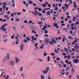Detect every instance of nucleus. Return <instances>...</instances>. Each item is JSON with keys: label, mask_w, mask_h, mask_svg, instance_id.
<instances>
[{"label": "nucleus", "mask_w": 79, "mask_h": 79, "mask_svg": "<svg viewBox=\"0 0 79 79\" xmlns=\"http://www.w3.org/2000/svg\"><path fill=\"white\" fill-rule=\"evenodd\" d=\"M74 48H75V50L77 51V52H78V50H77V49L78 48L77 46H75Z\"/></svg>", "instance_id": "nucleus-22"}, {"label": "nucleus", "mask_w": 79, "mask_h": 79, "mask_svg": "<svg viewBox=\"0 0 79 79\" xmlns=\"http://www.w3.org/2000/svg\"><path fill=\"white\" fill-rule=\"evenodd\" d=\"M69 1L70 2V4H72V3H73L72 0H69Z\"/></svg>", "instance_id": "nucleus-39"}, {"label": "nucleus", "mask_w": 79, "mask_h": 79, "mask_svg": "<svg viewBox=\"0 0 79 79\" xmlns=\"http://www.w3.org/2000/svg\"><path fill=\"white\" fill-rule=\"evenodd\" d=\"M68 52H67V53L68 55H74V54L73 53L72 51L71 50H68Z\"/></svg>", "instance_id": "nucleus-2"}, {"label": "nucleus", "mask_w": 79, "mask_h": 79, "mask_svg": "<svg viewBox=\"0 0 79 79\" xmlns=\"http://www.w3.org/2000/svg\"><path fill=\"white\" fill-rule=\"evenodd\" d=\"M66 75V76H68V75H69V72H67L65 74Z\"/></svg>", "instance_id": "nucleus-47"}, {"label": "nucleus", "mask_w": 79, "mask_h": 79, "mask_svg": "<svg viewBox=\"0 0 79 79\" xmlns=\"http://www.w3.org/2000/svg\"><path fill=\"white\" fill-rule=\"evenodd\" d=\"M26 34H24L23 37H24V38H26Z\"/></svg>", "instance_id": "nucleus-56"}, {"label": "nucleus", "mask_w": 79, "mask_h": 79, "mask_svg": "<svg viewBox=\"0 0 79 79\" xmlns=\"http://www.w3.org/2000/svg\"><path fill=\"white\" fill-rule=\"evenodd\" d=\"M21 76L23 79H24L25 78V74L24 73H22L21 74Z\"/></svg>", "instance_id": "nucleus-8"}, {"label": "nucleus", "mask_w": 79, "mask_h": 79, "mask_svg": "<svg viewBox=\"0 0 79 79\" xmlns=\"http://www.w3.org/2000/svg\"><path fill=\"white\" fill-rule=\"evenodd\" d=\"M29 3L30 4H32L33 3V2L31 0H30L29 1Z\"/></svg>", "instance_id": "nucleus-28"}, {"label": "nucleus", "mask_w": 79, "mask_h": 79, "mask_svg": "<svg viewBox=\"0 0 79 79\" xmlns=\"http://www.w3.org/2000/svg\"><path fill=\"white\" fill-rule=\"evenodd\" d=\"M6 55L7 56L4 57L3 61H8L10 60V56H10V54L8 53Z\"/></svg>", "instance_id": "nucleus-1"}, {"label": "nucleus", "mask_w": 79, "mask_h": 79, "mask_svg": "<svg viewBox=\"0 0 79 79\" xmlns=\"http://www.w3.org/2000/svg\"><path fill=\"white\" fill-rule=\"evenodd\" d=\"M23 4H24V5H26V1H24L23 2Z\"/></svg>", "instance_id": "nucleus-49"}, {"label": "nucleus", "mask_w": 79, "mask_h": 79, "mask_svg": "<svg viewBox=\"0 0 79 79\" xmlns=\"http://www.w3.org/2000/svg\"><path fill=\"white\" fill-rule=\"evenodd\" d=\"M38 60H40V61H41V62H43V61H44V60L42 59L39 58L38 59Z\"/></svg>", "instance_id": "nucleus-30"}, {"label": "nucleus", "mask_w": 79, "mask_h": 79, "mask_svg": "<svg viewBox=\"0 0 79 79\" xmlns=\"http://www.w3.org/2000/svg\"><path fill=\"white\" fill-rule=\"evenodd\" d=\"M15 60L16 61V63H19V59H18V57H15Z\"/></svg>", "instance_id": "nucleus-7"}, {"label": "nucleus", "mask_w": 79, "mask_h": 79, "mask_svg": "<svg viewBox=\"0 0 79 79\" xmlns=\"http://www.w3.org/2000/svg\"><path fill=\"white\" fill-rule=\"evenodd\" d=\"M10 64L11 66H14L15 64V63L14 60H12L10 61Z\"/></svg>", "instance_id": "nucleus-4"}, {"label": "nucleus", "mask_w": 79, "mask_h": 79, "mask_svg": "<svg viewBox=\"0 0 79 79\" xmlns=\"http://www.w3.org/2000/svg\"><path fill=\"white\" fill-rule=\"evenodd\" d=\"M58 39H59V40H61V39H62V37H58Z\"/></svg>", "instance_id": "nucleus-54"}, {"label": "nucleus", "mask_w": 79, "mask_h": 79, "mask_svg": "<svg viewBox=\"0 0 79 79\" xmlns=\"http://www.w3.org/2000/svg\"><path fill=\"white\" fill-rule=\"evenodd\" d=\"M58 10V7L57 6H56L54 7V10L55 11H57V10Z\"/></svg>", "instance_id": "nucleus-15"}, {"label": "nucleus", "mask_w": 79, "mask_h": 79, "mask_svg": "<svg viewBox=\"0 0 79 79\" xmlns=\"http://www.w3.org/2000/svg\"><path fill=\"white\" fill-rule=\"evenodd\" d=\"M40 78L41 79H45V76L44 75H42L40 76Z\"/></svg>", "instance_id": "nucleus-13"}, {"label": "nucleus", "mask_w": 79, "mask_h": 79, "mask_svg": "<svg viewBox=\"0 0 79 79\" xmlns=\"http://www.w3.org/2000/svg\"><path fill=\"white\" fill-rule=\"evenodd\" d=\"M72 64L71 62H69L67 63V64Z\"/></svg>", "instance_id": "nucleus-53"}, {"label": "nucleus", "mask_w": 79, "mask_h": 79, "mask_svg": "<svg viewBox=\"0 0 79 79\" xmlns=\"http://www.w3.org/2000/svg\"><path fill=\"white\" fill-rule=\"evenodd\" d=\"M42 12L43 13H46V12H45V10H44V11H42Z\"/></svg>", "instance_id": "nucleus-55"}, {"label": "nucleus", "mask_w": 79, "mask_h": 79, "mask_svg": "<svg viewBox=\"0 0 79 79\" xmlns=\"http://www.w3.org/2000/svg\"><path fill=\"white\" fill-rule=\"evenodd\" d=\"M76 77H77V79H79V75H76Z\"/></svg>", "instance_id": "nucleus-57"}, {"label": "nucleus", "mask_w": 79, "mask_h": 79, "mask_svg": "<svg viewBox=\"0 0 79 79\" xmlns=\"http://www.w3.org/2000/svg\"><path fill=\"white\" fill-rule=\"evenodd\" d=\"M3 27H6V26H8V24L6 23L3 24Z\"/></svg>", "instance_id": "nucleus-27"}, {"label": "nucleus", "mask_w": 79, "mask_h": 79, "mask_svg": "<svg viewBox=\"0 0 79 79\" xmlns=\"http://www.w3.org/2000/svg\"><path fill=\"white\" fill-rule=\"evenodd\" d=\"M26 6L27 8L29 6V4L28 3H27Z\"/></svg>", "instance_id": "nucleus-48"}, {"label": "nucleus", "mask_w": 79, "mask_h": 79, "mask_svg": "<svg viewBox=\"0 0 79 79\" xmlns=\"http://www.w3.org/2000/svg\"><path fill=\"white\" fill-rule=\"evenodd\" d=\"M23 48H24V44H22L20 46V51H23Z\"/></svg>", "instance_id": "nucleus-5"}, {"label": "nucleus", "mask_w": 79, "mask_h": 79, "mask_svg": "<svg viewBox=\"0 0 79 79\" xmlns=\"http://www.w3.org/2000/svg\"><path fill=\"white\" fill-rule=\"evenodd\" d=\"M47 15H48L49 16V15H50V11H48L47 12Z\"/></svg>", "instance_id": "nucleus-17"}, {"label": "nucleus", "mask_w": 79, "mask_h": 79, "mask_svg": "<svg viewBox=\"0 0 79 79\" xmlns=\"http://www.w3.org/2000/svg\"><path fill=\"white\" fill-rule=\"evenodd\" d=\"M55 40V38H53V39L52 40V41L53 42V43H54V44H56V42H57V41Z\"/></svg>", "instance_id": "nucleus-12"}, {"label": "nucleus", "mask_w": 79, "mask_h": 79, "mask_svg": "<svg viewBox=\"0 0 79 79\" xmlns=\"http://www.w3.org/2000/svg\"><path fill=\"white\" fill-rule=\"evenodd\" d=\"M48 7H49V8H51V5L50 4H48Z\"/></svg>", "instance_id": "nucleus-63"}, {"label": "nucleus", "mask_w": 79, "mask_h": 79, "mask_svg": "<svg viewBox=\"0 0 79 79\" xmlns=\"http://www.w3.org/2000/svg\"><path fill=\"white\" fill-rule=\"evenodd\" d=\"M67 58L68 60H69L71 58V56L69 55L68 56Z\"/></svg>", "instance_id": "nucleus-33"}, {"label": "nucleus", "mask_w": 79, "mask_h": 79, "mask_svg": "<svg viewBox=\"0 0 79 79\" xmlns=\"http://www.w3.org/2000/svg\"><path fill=\"white\" fill-rule=\"evenodd\" d=\"M34 11H35V13H36V14H37V15H39V16H42V14L41 13H39V12H38V11H37L35 10H34Z\"/></svg>", "instance_id": "nucleus-6"}, {"label": "nucleus", "mask_w": 79, "mask_h": 79, "mask_svg": "<svg viewBox=\"0 0 79 79\" xmlns=\"http://www.w3.org/2000/svg\"><path fill=\"white\" fill-rule=\"evenodd\" d=\"M60 62H61V63L63 64H64V62H63V60H60Z\"/></svg>", "instance_id": "nucleus-58"}, {"label": "nucleus", "mask_w": 79, "mask_h": 79, "mask_svg": "<svg viewBox=\"0 0 79 79\" xmlns=\"http://www.w3.org/2000/svg\"><path fill=\"white\" fill-rule=\"evenodd\" d=\"M64 49L65 52H68V50L67 49V48H64Z\"/></svg>", "instance_id": "nucleus-37"}, {"label": "nucleus", "mask_w": 79, "mask_h": 79, "mask_svg": "<svg viewBox=\"0 0 79 79\" xmlns=\"http://www.w3.org/2000/svg\"><path fill=\"white\" fill-rule=\"evenodd\" d=\"M67 17L68 18V19H70V18H71V16L69 15H68Z\"/></svg>", "instance_id": "nucleus-51"}, {"label": "nucleus", "mask_w": 79, "mask_h": 79, "mask_svg": "<svg viewBox=\"0 0 79 79\" xmlns=\"http://www.w3.org/2000/svg\"><path fill=\"white\" fill-rule=\"evenodd\" d=\"M58 25V23H55L54 24V27H56Z\"/></svg>", "instance_id": "nucleus-26"}, {"label": "nucleus", "mask_w": 79, "mask_h": 79, "mask_svg": "<svg viewBox=\"0 0 79 79\" xmlns=\"http://www.w3.org/2000/svg\"><path fill=\"white\" fill-rule=\"evenodd\" d=\"M23 42L25 43H27L28 42V41H27V40H26V39H24L23 40Z\"/></svg>", "instance_id": "nucleus-29"}, {"label": "nucleus", "mask_w": 79, "mask_h": 79, "mask_svg": "<svg viewBox=\"0 0 79 79\" xmlns=\"http://www.w3.org/2000/svg\"><path fill=\"white\" fill-rule=\"evenodd\" d=\"M44 44H42L41 46H40V48H41V49L44 48Z\"/></svg>", "instance_id": "nucleus-19"}, {"label": "nucleus", "mask_w": 79, "mask_h": 79, "mask_svg": "<svg viewBox=\"0 0 79 79\" xmlns=\"http://www.w3.org/2000/svg\"><path fill=\"white\" fill-rule=\"evenodd\" d=\"M11 12L10 11H8L7 12V15H10Z\"/></svg>", "instance_id": "nucleus-59"}, {"label": "nucleus", "mask_w": 79, "mask_h": 79, "mask_svg": "<svg viewBox=\"0 0 79 79\" xmlns=\"http://www.w3.org/2000/svg\"><path fill=\"white\" fill-rule=\"evenodd\" d=\"M74 8H76V7H77V5L76 4H75L74 5Z\"/></svg>", "instance_id": "nucleus-52"}, {"label": "nucleus", "mask_w": 79, "mask_h": 79, "mask_svg": "<svg viewBox=\"0 0 79 79\" xmlns=\"http://www.w3.org/2000/svg\"><path fill=\"white\" fill-rule=\"evenodd\" d=\"M55 52L56 53H59V52L57 50V49H55Z\"/></svg>", "instance_id": "nucleus-32"}, {"label": "nucleus", "mask_w": 79, "mask_h": 79, "mask_svg": "<svg viewBox=\"0 0 79 79\" xmlns=\"http://www.w3.org/2000/svg\"><path fill=\"white\" fill-rule=\"evenodd\" d=\"M32 33H34V34H36V31H33L31 32Z\"/></svg>", "instance_id": "nucleus-44"}, {"label": "nucleus", "mask_w": 79, "mask_h": 79, "mask_svg": "<svg viewBox=\"0 0 79 79\" xmlns=\"http://www.w3.org/2000/svg\"><path fill=\"white\" fill-rule=\"evenodd\" d=\"M42 73L44 74H47V73H48V72L46 71V70H43L42 71Z\"/></svg>", "instance_id": "nucleus-10"}, {"label": "nucleus", "mask_w": 79, "mask_h": 79, "mask_svg": "<svg viewBox=\"0 0 79 79\" xmlns=\"http://www.w3.org/2000/svg\"><path fill=\"white\" fill-rule=\"evenodd\" d=\"M26 39L28 40V42H30V40H31V39L29 38V37H27L26 38Z\"/></svg>", "instance_id": "nucleus-21"}, {"label": "nucleus", "mask_w": 79, "mask_h": 79, "mask_svg": "<svg viewBox=\"0 0 79 79\" xmlns=\"http://www.w3.org/2000/svg\"><path fill=\"white\" fill-rule=\"evenodd\" d=\"M10 77V76L9 75H7L6 77V78H5V79H12L11 78H10L8 79L9 78V77Z\"/></svg>", "instance_id": "nucleus-16"}, {"label": "nucleus", "mask_w": 79, "mask_h": 79, "mask_svg": "<svg viewBox=\"0 0 79 79\" xmlns=\"http://www.w3.org/2000/svg\"><path fill=\"white\" fill-rule=\"evenodd\" d=\"M73 61L75 63H77L79 62V60L77 59H76L73 60Z\"/></svg>", "instance_id": "nucleus-9"}, {"label": "nucleus", "mask_w": 79, "mask_h": 79, "mask_svg": "<svg viewBox=\"0 0 79 79\" xmlns=\"http://www.w3.org/2000/svg\"><path fill=\"white\" fill-rule=\"evenodd\" d=\"M50 44H52V45H53V42L52 41H51L49 42Z\"/></svg>", "instance_id": "nucleus-62"}, {"label": "nucleus", "mask_w": 79, "mask_h": 79, "mask_svg": "<svg viewBox=\"0 0 79 79\" xmlns=\"http://www.w3.org/2000/svg\"><path fill=\"white\" fill-rule=\"evenodd\" d=\"M24 23L25 24H26L27 23V20H25L24 21Z\"/></svg>", "instance_id": "nucleus-43"}, {"label": "nucleus", "mask_w": 79, "mask_h": 79, "mask_svg": "<svg viewBox=\"0 0 79 79\" xmlns=\"http://www.w3.org/2000/svg\"><path fill=\"white\" fill-rule=\"evenodd\" d=\"M63 37L64 38V39L65 40H67V38H66L65 36H63Z\"/></svg>", "instance_id": "nucleus-50"}, {"label": "nucleus", "mask_w": 79, "mask_h": 79, "mask_svg": "<svg viewBox=\"0 0 79 79\" xmlns=\"http://www.w3.org/2000/svg\"><path fill=\"white\" fill-rule=\"evenodd\" d=\"M51 55H52V56H55V53H51Z\"/></svg>", "instance_id": "nucleus-40"}, {"label": "nucleus", "mask_w": 79, "mask_h": 79, "mask_svg": "<svg viewBox=\"0 0 79 79\" xmlns=\"http://www.w3.org/2000/svg\"><path fill=\"white\" fill-rule=\"evenodd\" d=\"M23 67H21L20 69V72H22V71H23Z\"/></svg>", "instance_id": "nucleus-18"}, {"label": "nucleus", "mask_w": 79, "mask_h": 79, "mask_svg": "<svg viewBox=\"0 0 79 79\" xmlns=\"http://www.w3.org/2000/svg\"><path fill=\"white\" fill-rule=\"evenodd\" d=\"M4 27H3V26H2L0 28V29H1V30H2Z\"/></svg>", "instance_id": "nucleus-46"}, {"label": "nucleus", "mask_w": 79, "mask_h": 79, "mask_svg": "<svg viewBox=\"0 0 79 79\" xmlns=\"http://www.w3.org/2000/svg\"><path fill=\"white\" fill-rule=\"evenodd\" d=\"M44 36H45V37H49V35L47 34H45L44 35Z\"/></svg>", "instance_id": "nucleus-45"}, {"label": "nucleus", "mask_w": 79, "mask_h": 79, "mask_svg": "<svg viewBox=\"0 0 79 79\" xmlns=\"http://www.w3.org/2000/svg\"><path fill=\"white\" fill-rule=\"evenodd\" d=\"M61 75H64L65 74V72H62L60 73Z\"/></svg>", "instance_id": "nucleus-38"}, {"label": "nucleus", "mask_w": 79, "mask_h": 79, "mask_svg": "<svg viewBox=\"0 0 79 79\" xmlns=\"http://www.w3.org/2000/svg\"><path fill=\"white\" fill-rule=\"evenodd\" d=\"M44 33L45 34H47L48 33V31L47 30H45L44 31Z\"/></svg>", "instance_id": "nucleus-42"}, {"label": "nucleus", "mask_w": 79, "mask_h": 79, "mask_svg": "<svg viewBox=\"0 0 79 79\" xmlns=\"http://www.w3.org/2000/svg\"><path fill=\"white\" fill-rule=\"evenodd\" d=\"M38 45V43H36L35 44V47H37V45Z\"/></svg>", "instance_id": "nucleus-60"}, {"label": "nucleus", "mask_w": 79, "mask_h": 79, "mask_svg": "<svg viewBox=\"0 0 79 79\" xmlns=\"http://www.w3.org/2000/svg\"><path fill=\"white\" fill-rule=\"evenodd\" d=\"M48 61H50V58L49 56L48 57Z\"/></svg>", "instance_id": "nucleus-31"}, {"label": "nucleus", "mask_w": 79, "mask_h": 79, "mask_svg": "<svg viewBox=\"0 0 79 79\" xmlns=\"http://www.w3.org/2000/svg\"><path fill=\"white\" fill-rule=\"evenodd\" d=\"M50 70V67H48L46 68V70L47 72L48 73V71Z\"/></svg>", "instance_id": "nucleus-14"}, {"label": "nucleus", "mask_w": 79, "mask_h": 79, "mask_svg": "<svg viewBox=\"0 0 79 79\" xmlns=\"http://www.w3.org/2000/svg\"><path fill=\"white\" fill-rule=\"evenodd\" d=\"M77 18H79V15L78 14L76 15Z\"/></svg>", "instance_id": "nucleus-64"}, {"label": "nucleus", "mask_w": 79, "mask_h": 79, "mask_svg": "<svg viewBox=\"0 0 79 79\" xmlns=\"http://www.w3.org/2000/svg\"><path fill=\"white\" fill-rule=\"evenodd\" d=\"M17 13L18 15H20L22 14V13L21 12H17Z\"/></svg>", "instance_id": "nucleus-25"}, {"label": "nucleus", "mask_w": 79, "mask_h": 79, "mask_svg": "<svg viewBox=\"0 0 79 79\" xmlns=\"http://www.w3.org/2000/svg\"><path fill=\"white\" fill-rule=\"evenodd\" d=\"M43 55H44V56H47V53L45 52L44 54Z\"/></svg>", "instance_id": "nucleus-35"}, {"label": "nucleus", "mask_w": 79, "mask_h": 79, "mask_svg": "<svg viewBox=\"0 0 79 79\" xmlns=\"http://www.w3.org/2000/svg\"><path fill=\"white\" fill-rule=\"evenodd\" d=\"M42 6L44 8H45V7L47 6H46V5H45V4H43L42 5Z\"/></svg>", "instance_id": "nucleus-24"}, {"label": "nucleus", "mask_w": 79, "mask_h": 79, "mask_svg": "<svg viewBox=\"0 0 79 79\" xmlns=\"http://www.w3.org/2000/svg\"><path fill=\"white\" fill-rule=\"evenodd\" d=\"M56 60L58 61H60V57H57L56 58Z\"/></svg>", "instance_id": "nucleus-34"}, {"label": "nucleus", "mask_w": 79, "mask_h": 79, "mask_svg": "<svg viewBox=\"0 0 79 79\" xmlns=\"http://www.w3.org/2000/svg\"><path fill=\"white\" fill-rule=\"evenodd\" d=\"M55 5H56V4L55 3L53 4L52 5V7H55Z\"/></svg>", "instance_id": "nucleus-61"}, {"label": "nucleus", "mask_w": 79, "mask_h": 79, "mask_svg": "<svg viewBox=\"0 0 79 79\" xmlns=\"http://www.w3.org/2000/svg\"><path fill=\"white\" fill-rule=\"evenodd\" d=\"M11 17H14V14L13 13H12L11 14Z\"/></svg>", "instance_id": "nucleus-36"}, {"label": "nucleus", "mask_w": 79, "mask_h": 79, "mask_svg": "<svg viewBox=\"0 0 79 79\" xmlns=\"http://www.w3.org/2000/svg\"><path fill=\"white\" fill-rule=\"evenodd\" d=\"M2 5H3L2 8H3V10H5V8H6V5H7V4L5 2H3L2 3Z\"/></svg>", "instance_id": "nucleus-3"}, {"label": "nucleus", "mask_w": 79, "mask_h": 79, "mask_svg": "<svg viewBox=\"0 0 79 79\" xmlns=\"http://www.w3.org/2000/svg\"><path fill=\"white\" fill-rule=\"evenodd\" d=\"M45 42L46 44V45H47L48 43H49V40H47V39H46L45 40Z\"/></svg>", "instance_id": "nucleus-11"}, {"label": "nucleus", "mask_w": 79, "mask_h": 79, "mask_svg": "<svg viewBox=\"0 0 79 79\" xmlns=\"http://www.w3.org/2000/svg\"><path fill=\"white\" fill-rule=\"evenodd\" d=\"M15 20L16 21H19V19L18 18H16Z\"/></svg>", "instance_id": "nucleus-41"}, {"label": "nucleus", "mask_w": 79, "mask_h": 79, "mask_svg": "<svg viewBox=\"0 0 79 79\" xmlns=\"http://www.w3.org/2000/svg\"><path fill=\"white\" fill-rule=\"evenodd\" d=\"M70 69V67H67L66 71H69Z\"/></svg>", "instance_id": "nucleus-23"}, {"label": "nucleus", "mask_w": 79, "mask_h": 79, "mask_svg": "<svg viewBox=\"0 0 79 79\" xmlns=\"http://www.w3.org/2000/svg\"><path fill=\"white\" fill-rule=\"evenodd\" d=\"M31 12H32V13L35 16H37V14H36V13H35V12L33 11H32Z\"/></svg>", "instance_id": "nucleus-20"}]
</instances>
